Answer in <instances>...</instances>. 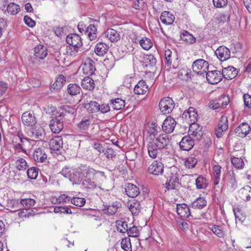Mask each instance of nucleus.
<instances>
[{
    "mask_svg": "<svg viewBox=\"0 0 251 251\" xmlns=\"http://www.w3.org/2000/svg\"><path fill=\"white\" fill-rule=\"evenodd\" d=\"M98 172L87 165L81 164L77 168H64V177L68 179L72 184L79 183L83 177H87L94 176Z\"/></svg>",
    "mask_w": 251,
    "mask_h": 251,
    "instance_id": "f257e3e1",
    "label": "nucleus"
},
{
    "mask_svg": "<svg viewBox=\"0 0 251 251\" xmlns=\"http://www.w3.org/2000/svg\"><path fill=\"white\" fill-rule=\"evenodd\" d=\"M50 148L52 156L58 161L63 159V138L61 136H54L50 141Z\"/></svg>",
    "mask_w": 251,
    "mask_h": 251,
    "instance_id": "f03ea898",
    "label": "nucleus"
},
{
    "mask_svg": "<svg viewBox=\"0 0 251 251\" xmlns=\"http://www.w3.org/2000/svg\"><path fill=\"white\" fill-rule=\"evenodd\" d=\"M177 168L176 167L171 169L172 173L169 180L166 183V187L168 190H173L179 187L180 185L178 179L179 175L177 173Z\"/></svg>",
    "mask_w": 251,
    "mask_h": 251,
    "instance_id": "7ed1b4c3",
    "label": "nucleus"
},
{
    "mask_svg": "<svg viewBox=\"0 0 251 251\" xmlns=\"http://www.w3.org/2000/svg\"><path fill=\"white\" fill-rule=\"evenodd\" d=\"M159 108L164 114L171 113L175 107V103L170 97H165L161 99L159 104Z\"/></svg>",
    "mask_w": 251,
    "mask_h": 251,
    "instance_id": "20e7f679",
    "label": "nucleus"
},
{
    "mask_svg": "<svg viewBox=\"0 0 251 251\" xmlns=\"http://www.w3.org/2000/svg\"><path fill=\"white\" fill-rule=\"evenodd\" d=\"M208 63L202 59H199L194 61L192 65L194 72L201 75L206 73L208 69Z\"/></svg>",
    "mask_w": 251,
    "mask_h": 251,
    "instance_id": "39448f33",
    "label": "nucleus"
},
{
    "mask_svg": "<svg viewBox=\"0 0 251 251\" xmlns=\"http://www.w3.org/2000/svg\"><path fill=\"white\" fill-rule=\"evenodd\" d=\"M150 140L161 150L167 149L170 142L169 136L165 133L160 134L155 138H151Z\"/></svg>",
    "mask_w": 251,
    "mask_h": 251,
    "instance_id": "423d86ee",
    "label": "nucleus"
},
{
    "mask_svg": "<svg viewBox=\"0 0 251 251\" xmlns=\"http://www.w3.org/2000/svg\"><path fill=\"white\" fill-rule=\"evenodd\" d=\"M228 127L227 118L226 116H222L218 121V126L216 128L215 132L218 138L221 137Z\"/></svg>",
    "mask_w": 251,
    "mask_h": 251,
    "instance_id": "0eeeda50",
    "label": "nucleus"
},
{
    "mask_svg": "<svg viewBox=\"0 0 251 251\" xmlns=\"http://www.w3.org/2000/svg\"><path fill=\"white\" fill-rule=\"evenodd\" d=\"M206 73V79L208 83L211 84L218 83L223 78L221 72L217 70L207 71Z\"/></svg>",
    "mask_w": 251,
    "mask_h": 251,
    "instance_id": "6e6552de",
    "label": "nucleus"
},
{
    "mask_svg": "<svg viewBox=\"0 0 251 251\" xmlns=\"http://www.w3.org/2000/svg\"><path fill=\"white\" fill-rule=\"evenodd\" d=\"M81 68L83 73L88 75L94 74L96 70L94 62L89 58H86L82 62Z\"/></svg>",
    "mask_w": 251,
    "mask_h": 251,
    "instance_id": "1a4fd4ad",
    "label": "nucleus"
},
{
    "mask_svg": "<svg viewBox=\"0 0 251 251\" xmlns=\"http://www.w3.org/2000/svg\"><path fill=\"white\" fill-rule=\"evenodd\" d=\"M190 136L195 137L196 140H200L203 135L202 127L197 123H192L190 125L188 130Z\"/></svg>",
    "mask_w": 251,
    "mask_h": 251,
    "instance_id": "9d476101",
    "label": "nucleus"
},
{
    "mask_svg": "<svg viewBox=\"0 0 251 251\" xmlns=\"http://www.w3.org/2000/svg\"><path fill=\"white\" fill-rule=\"evenodd\" d=\"M50 127L51 131L54 133H58L63 129V120L61 118V114L56 117L55 120L53 119L50 121Z\"/></svg>",
    "mask_w": 251,
    "mask_h": 251,
    "instance_id": "9b49d317",
    "label": "nucleus"
},
{
    "mask_svg": "<svg viewBox=\"0 0 251 251\" xmlns=\"http://www.w3.org/2000/svg\"><path fill=\"white\" fill-rule=\"evenodd\" d=\"M176 125L175 120L171 117H167L164 121L162 126V130L165 134H169L173 132Z\"/></svg>",
    "mask_w": 251,
    "mask_h": 251,
    "instance_id": "f8f14e48",
    "label": "nucleus"
},
{
    "mask_svg": "<svg viewBox=\"0 0 251 251\" xmlns=\"http://www.w3.org/2000/svg\"><path fill=\"white\" fill-rule=\"evenodd\" d=\"M66 42L69 45L78 48L82 45L81 37L76 34H70L66 38Z\"/></svg>",
    "mask_w": 251,
    "mask_h": 251,
    "instance_id": "ddd939ff",
    "label": "nucleus"
},
{
    "mask_svg": "<svg viewBox=\"0 0 251 251\" xmlns=\"http://www.w3.org/2000/svg\"><path fill=\"white\" fill-rule=\"evenodd\" d=\"M194 146V140L190 135L184 136L179 143V146L181 150L190 151Z\"/></svg>",
    "mask_w": 251,
    "mask_h": 251,
    "instance_id": "4468645a",
    "label": "nucleus"
},
{
    "mask_svg": "<svg viewBox=\"0 0 251 251\" xmlns=\"http://www.w3.org/2000/svg\"><path fill=\"white\" fill-rule=\"evenodd\" d=\"M164 166L160 161H154L149 167V173L153 175H159L163 172Z\"/></svg>",
    "mask_w": 251,
    "mask_h": 251,
    "instance_id": "2eb2a0df",
    "label": "nucleus"
},
{
    "mask_svg": "<svg viewBox=\"0 0 251 251\" xmlns=\"http://www.w3.org/2000/svg\"><path fill=\"white\" fill-rule=\"evenodd\" d=\"M215 54L221 61H226L230 57V50L225 46L219 47L215 51Z\"/></svg>",
    "mask_w": 251,
    "mask_h": 251,
    "instance_id": "dca6fc26",
    "label": "nucleus"
},
{
    "mask_svg": "<svg viewBox=\"0 0 251 251\" xmlns=\"http://www.w3.org/2000/svg\"><path fill=\"white\" fill-rule=\"evenodd\" d=\"M147 147L149 155L153 159L156 158L159 154V151H161V149H159L156 144L152 142L150 139Z\"/></svg>",
    "mask_w": 251,
    "mask_h": 251,
    "instance_id": "f3484780",
    "label": "nucleus"
},
{
    "mask_svg": "<svg viewBox=\"0 0 251 251\" xmlns=\"http://www.w3.org/2000/svg\"><path fill=\"white\" fill-rule=\"evenodd\" d=\"M176 212L181 217L185 218H188L191 213L189 207L184 203L176 205Z\"/></svg>",
    "mask_w": 251,
    "mask_h": 251,
    "instance_id": "a211bd4d",
    "label": "nucleus"
},
{
    "mask_svg": "<svg viewBox=\"0 0 251 251\" xmlns=\"http://www.w3.org/2000/svg\"><path fill=\"white\" fill-rule=\"evenodd\" d=\"M22 121L25 125L27 126H32L36 123V118L34 116L28 112H26L23 114Z\"/></svg>",
    "mask_w": 251,
    "mask_h": 251,
    "instance_id": "6ab92c4d",
    "label": "nucleus"
},
{
    "mask_svg": "<svg viewBox=\"0 0 251 251\" xmlns=\"http://www.w3.org/2000/svg\"><path fill=\"white\" fill-rule=\"evenodd\" d=\"M34 55L36 58L40 59H44L48 54V51L46 47L43 45L39 44L34 49Z\"/></svg>",
    "mask_w": 251,
    "mask_h": 251,
    "instance_id": "aec40b11",
    "label": "nucleus"
},
{
    "mask_svg": "<svg viewBox=\"0 0 251 251\" xmlns=\"http://www.w3.org/2000/svg\"><path fill=\"white\" fill-rule=\"evenodd\" d=\"M223 77L226 79H231L234 78L237 75L236 69L233 66H228L223 69L222 73Z\"/></svg>",
    "mask_w": 251,
    "mask_h": 251,
    "instance_id": "412c9836",
    "label": "nucleus"
},
{
    "mask_svg": "<svg viewBox=\"0 0 251 251\" xmlns=\"http://www.w3.org/2000/svg\"><path fill=\"white\" fill-rule=\"evenodd\" d=\"M33 157L36 162H44L47 160V155L43 149L39 148L34 150Z\"/></svg>",
    "mask_w": 251,
    "mask_h": 251,
    "instance_id": "4be33fe9",
    "label": "nucleus"
},
{
    "mask_svg": "<svg viewBox=\"0 0 251 251\" xmlns=\"http://www.w3.org/2000/svg\"><path fill=\"white\" fill-rule=\"evenodd\" d=\"M29 135L34 139H41L44 135V130L41 126H36L30 128Z\"/></svg>",
    "mask_w": 251,
    "mask_h": 251,
    "instance_id": "5701e85b",
    "label": "nucleus"
},
{
    "mask_svg": "<svg viewBox=\"0 0 251 251\" xmlns=\"http://www.w3.org/2000/svg\"><path fill=\"white\" fill-rule=\"evenodd\" d=\"M109 49L108 45L102 42H99L95 46V52L100 56L104 55L107 52Z\"/></svg>",
    "mask_w": 251,
    "mask_h": 251,
    "instance_id": "b1692460",
    "label": "nucleus"
},
{
    "mask_svg": "<svg viewBox=\"0 0 251 251\" xmlns=\"http://www.w3.org/2000/svg\"><path fill=\"white\" fill-rule=\"evenodd\" d=\"M149 90V87L145 81L141 80L135 86L134 93L137 95H144Z\"/></svg>",
    "mask_w": 251,
    "mask_h": 251,
    "instance_id": "393cba45",
    "label": "nucleus"
},
{
    "mask_svg": "<svg viewBox=\"0 0 251 251\" xmlns=\"http://www.w3.org/2000/svg\"><path fill=\"white\" fill-rule=\"evenodd\" d=\"M239 197L244 201L251 200V187L247 185L241 188L238 192Z\"/></svg>",
    "mask_w": 251,
    "mask_h": 251,
    "instance_id": "a878e982",
    "label": "nucleus"
},
{
    "mask_svg": "<svg viewBox=\"0 0 251 251\" xmlns=\"http://www.w3.org/2000/svg\"><path fill=\"white\" fill-rule=\"evenodd\" d=\"M84 33L91 41L95 40L97 38V29L94 25H90L86 29H83Z\"/></svg>",
    "mask_w": 251,
    "mask_h": 251,
    "instance_id": "bb28decb",
    "label": "nucleus"
},
{
    "mask_svg": "<svg viewBox=\"0 0 251 251\" xmlns=\"http://www.w3.org/2000/svg\"><path fill=\"white\" fill-rule=\"evenodd\" d=\"M104 36L106 37L111 42H117L120 39L119 33L113 28L108 29L104 33Z\"/></svg>",
    "mask_w": 251,
    "mask_h": 251,
    "instance_id": "cd10ccee",
    "label": "nucleus"
},
{
    "mask_svg": "<svg viewBox=\"0 0 251 251\" xmlns=\"http://www.w3.org/2000/svg\"><path fill=\"white\" fill-rule=\"evenodd\" d=\"M160 18L163 24L167 25H172L175 19L174 15L172 13L166 11L162 12Z\"/></svg>",
    "mask_w": 251,
    "mask_h": 251,
    "instance_id": "c85d7f7f",
    "label": "nucleus"
},
{
    "mask_svg": "<svg viewBox=\"0 0 251 251\" xmlns=\"http://www.w3.org/2000/svg\"><path fill=\"white\" fill-rule=\"evenodd\" d=\"M125 191L126 195L131 198H135L139 194V188L131 183H128L125 188Z\"/></svg>",
    "mask_w": 251,
    "mask_h": 251,
    "instance_id": "c756f323",
    "label": "nucleus"
},
{
    "mask_svg": "<svg viewBox=\"0 0 251 251\" xmlns=\"http://www.w3.org/2000/svg\"><path fill=\"white\" fill-rule=\"evenodd\" d=\"M224 99L225 98H223L219 100H211L209 103V107L213 110H216L222 107L223 105H227L229 102L228 99H227L228 101L226 100L225 102L224 101Z\"/></svg>",
    "mask_w": 251,
    "mask_h": 251,
    "instance_id": "7c9ffc66",
    "label": "nucleus"
},
{
    "mask_svg": "<svg viewBox=\"0 0 251 251\" xmlns=\"http://www.w3.org/2000/svg\"><path fill=\"white\" fill-rule=\"evenodd\" d=\"M206 204L207 201L204 198L199 197L191 203L190 207L194 209H201L204 208Z\"/></svg>",
    "mask_w": 251,
    "mask_h": 251,
    "instance_id": "2f4dec72",
    "label": "nucleus"
},
{
    "mask_svg": "<svg viewBox=\"0 0 251 251\" xmlns=\"http://www.w3.org/2000/svg\"><path fill=\"white\" fill-rule=\"evenodd\" d=\"M128 208L132 213V215H136L140 211L141 205L139 201L134 200L128 202Z\"/></svg>",
    "mask_w": 251,
    "mask_h": 251,
    "instance_id": "473e14b6",
    "label": "nucleus"
},
{
    "mask_svg": "<svg viewBox=\"0 0 251 251\" xmlns=\"http://www.w3.org/2000/svg\"><path fill=\"white\" fill-rule=\"evenodd\" d=\"M208 228L210 229L214 234L220 238L224 237L225 233L222 226L219 225L210 224Z\"/></svg>",
    "mask_w": 251,
    "mask_h": 251,
    "instance_id": "72a5a7b5",
    "label": "nucleus"
},
{
    "mask_svg": "<svg viewBox=\"0 0 251 251\" xmlns=\"http://www.w3.org/2000/svg\"><path fill=\"white\" fill-rule=\"evenodd\" d=\"M180 38L182 41L189 44H194L196 41V38L186 30H184L181 33Z\"/></svg>",
    "mask_w": 251,
    "mask_h": 251,
    "instance_id": "f704fd0d",
    "label": "nucleus"
},
{
    "mask_svg": "<svg viewBox=\"0 0 251 251\" xmlns=\"http://www.w3.org/2000/svg\"><path fill=\"white\" fill-rule=\"evenodd\" d=\"M95 86L94 80L89 77H85L82 80L81 86L83 89L91 91L94 89Z\"/></svg>",
    "mask_w": 251,
    "mask_h": 251,
    "instance_id": "c9c22d12",
    "label": "nucleus"
},
{
    "mask_svg": "<svg viewBox=\"0 0 251 251\" xmlns=\"http://www.w3.org/2000/svg\"><path fill=\"white\" fill-rule=\"evenodd\" d=\"M221 168V167L219 165H214L213 167V181L215 185H217L219 183Z\"/></svg>",
    "mask_w": 251,
    "mask_h": 251,
    "instance_id": "e433bc0d",
    "label": "nucleus"
},
{
    "mask_svg": "<svg viewBox=\"0 0 251 251\" xmlns=\"http://www.w3.org/2000/svg\"><path fill=\"white\" fill-rule=\"evenodd\" d=\"M251 129V128L249 125L246 123H243L235 129V132L239 135L242 134L245 136L249 133Z\"/></svg>",
    "mask_w": 251,
    "mask_h": 251,
    "instance_id": "4c0bfd02",
    "label": "nucleus"
},
{
    "mask_svg": "<svg viewBox=\"0 0 251 251\" xmlns=\"http://www.w3.org/2000/svg\"><path fill=\"white\" fill-rule=\"evenodd\" d=\"M195 184L197 189H205L208 185V180L205 177L200 176L196 179Z\"/></svg>",
    "mask_w": 251,
    "mask_h": 251,
    "instance_id": "58836bf2",
    "label": "nucleus"
},
{
    "mask_svg": "<svg viewBox=\"0 0 251 251\" xmlns=\"http://www.w3.org/2000/svg\"><path fill=\"white\" fill-rule=\"evenodd\" d=\"M110 104L114 110H119L123 109L125 106L124 100L119 98L111 100Z\"/></svg>",
    "mask_w": 251,
    "mask_h": 251,
    "instance_id": "ea45409f",
    "label": "nucleus"
},
{
    "mask_svg": "<svg viewBox=\"0 0 251 251\" xmlns=\"http://www.w3.org/2000/svg\"><path fill=\"white\" fill-rule=\"evenodd\" d=\"M81 90L80 87L76 84L71 83L68 85L67 88V92L69 94L71 98L73 96H75L79 93Z\"/></svg>",
    "mask_w": 251,
    "mask_h": 251,
    "instance_id": "a19ab883",
    "label": "nucleus"
},
{
    "mask_svg": "<svg viewBox=\"0 0 251 251\" xmlns=\"http://www.w3.org/2000/svg\"><path fill=\"white\" fill-rule=\"evenodd\" d=\"M84 106L89 112L93 113L99 112V104L96 101H91L89 103H85Z\"/></svg>",
    "mask_w": 251,
    "mask_h": 251,
    "instance_id": "79ce46f5",
    "label": "nucleus"
},
{
    "mask_svg": "<svg viewBox=\"0 0 251 251\" xmlns=\"http://www.w3.org/2000/svg\"><path fill=\"white\" fill-rule=\"evenodd\" d=\"M121 202L115 201L111 205H109L107 209V213L110 215H114L121 208Z\"/></svg>",
    "mask_w": 251,
    "mask_h": 251,
    "instance_id": "37998d69",
    "label": "nucleus"
},
{
    "mask_svg": "<svg viewBox=\"0 0 251 251\" xmlns=\"http://www.w3.org/2000/svg\"><path fill=\"white\" fill-rule=\"evenodd\" d=\"M121 246L124 251H132L130 239L128 237H126L122 239Z\"/></svg>",
    "mask_w": 251,
    "mask_h": 251,
    "instance_id": "c03bdc74",
    "label": "nucleus"
},
{
    "mask_svg": "<svg viewBox=\"0 0 251 251\" xmlns=\"http://www.w3.org/2000/svg\"><path fill=\"white\" fill-rule=\"evenodd\" d=\"M7 10L9 14L16 15L20 11V7L19 5L11 2L8 5Z\"/></svg>",
    "mask_w": 251,
    "mask_h": 251,
    "instance_id": "a18cd8bd",
    "label": "nucleus"
},
{
    "mask_svg": "<svg viewBox=\"0 0 251 251\" xmlns=\"http://www.w3.org/2000/svg\"><path fill=\"white\" fill-rule=\"evenodd\" d=\"M141 46L145 50H149L152 47V43L151 40L147 38H142L139 42Z\"/></svg>",
    "mask_w": 251,
    "mask_h": 251,
    "instance_id": "49530a36",
    "label": "nucleus"
},
{
    "mask_svg": "<svg viewBox=\"0 0 251 251\" xmlns=\"http://www.w3.org/2000/svg\"><path fill=\"white\" fill-rule=\"evenodd\" d=\"M117 229L121 233L127 232L128 227L126 222L122 221H118L116 222Z\"/></svg>",
    "mask_w": 251,
    "mask_h": 251,
    "instance_id": "de8ad7c7",
    "label": "nucleus"
},
{
    "mask_svg": "<svg viewBox=\"0 0 251 251\" xmlns=\"http://www.w3.org/2000/svg\"><path fill=\"white\" fill-rule=\"evenodd\" d=\"M144 61L146 64V66L153 67L156 63V59L152 54H148L144 57Z\"/></svg>",
    "mask_w": 251,
    "mask_h": 251,
    "instance_id": "09e8293b",
    "label": "nucleus"
},
{
    "mask_svg": "<svg viewBox=\"0 0 251 251\" xmlns=\"http://www.w3.org/2000/svg\"><path fill=\"white\" fill-rule=\"evenodd\" d=\"M63 87V75H59L55 82L52 84L50 90H60Z\"/></svg>",
    "mask_w": 251,
    "mask_h": 251,
    "instance_id": "8fccbe9b",
    "label": "nucleus"
},
{
    "mask_svg": "<svg viewBox=\"0 0 251 251\" xmlns=\"http://www.w3.org/2000/svg\"><path fill=\"white\" fill-rule=\"evenodd\" d=\"M75 111V109L73 107L68 105H64V117L68 116L69 118L74 119Z\"/></svg>",
    "mask_w": 251,
    "mask_h": 251,
    "instance_id": "3c124183",
    "label": "nucleus"
},
{
    "mask_svg": "<svg viewBox=\"0 0 251 251\" xmlns=\"http://www.w3.org/2000/svg\"><path fill=\"white\" fill-rule=\"evenodd\" d=\"M237 186V183L234 175L230 176L227 183V187L229 190L232 191L234 190Z\"/></svg>",
    "mask_w": 251,
    "mask_h": 251,
    "instance_id": "603ef678",
    "label": "nucleus"
},
{
    "mask_svg": "<svg viewBox=\"0 0 251 251\" xmlns=\"http://www.w3.org/2000/svg\"><path fill=\"white\" fill-rule=\"evenodd\" d=\"M197 163V159L194 156L188 157L185 161V166L188 169L193 168Z\"/></svg>",
    "mask_w": 251,
    "mask_h": 251,
    "instance_id": "864d4df0",
    "label": "nucleus"
},
{
    "mask_svg": "<svg viewBox=\"0 0 251 251\" xmlns=\"http://www.w3.org/2000/svg\"><path fill=\"white\" fill-rule=\"evenodd\" d=\"M82 183L85 188L88 189H94L97 187L95 182L88 177H85V178L82 181Z\"/></svg>",
    "mask_w": 251,
    "mask_h": 251,
    "instance_id": "5fc2aeb1",
    "label": "nucleus"
},
{
    "mask_svg": "<svg viewBox=\"0 0 251 251\" xmlns=\"http://www.w3.org/2000/svg\"><path fill=\"white\" fill-rule=\"evenodd\" d=\"M21 203L25 208L30 209V207L34 205L35 201L30 198L24 199L21 200Z\"/></svg>",
    "mask_w": 251,
    "mask_h": 251,
    "instance_id": "6e6d98bb",
    "label": "nucleus"
},
{
    "mask_svg": "<svg viewBox=\"0 0 251 251\" xmlns=\"http://www.w3.org/2000/svg\"><path fill=\"white\" fill-rule=\"evenodd\" d=\"M16 168L19 171H25L27 167L26 161L23 158H19L16 162Z\"/></svg>",
    "mask_w": 251,
    "mask_h": 251,
    "instance_id": "4d7b16f0",
    "label": "nucleus"
},
{
    "mask_svg": "<svg viewBox=\"0 0 251 251\" xmlns=\"http://www.w3.org/2000/svg\"><path fill=\"white\" fill-rule=\"evenodd\" d=\"M78 48L73 47L70 45H67L66 47V53L65 54L67 56V57H72L75 56L77 52Z\"/></svg>",
    "mask_w": 251,
    "mask_h": 251,
    "instance_id": "13d9d810",
    "label": "nucleus"
},
{
    "mask_svg": "<svg viewBox=\"0 0 251 251\" xmlns=\"http://www.w3.org/2000/svg\"><path fill=\"white\" fill-rule=\"evenodd\" d=\"M39 169L36 167H31L27 171L28 177L32 179H36L38 175Z\"/></svg>",
    "mask_w": 251,
    "mask_h": 251,
    "instance_id": "bf43d9fd",
    "label": "nucleus"
},
{
    "mask_svg": "<svg viewBox=\"0 0 251 251\" xmlns=\"http://www.w3.org/2000/svg\"><path fill=\"white\" fill-rule=\"evenodd\" d=\"M188 111H189V121L191 123V124L196 123L195 122L197 121V118L198 115L197 112L196 111L195 109L193 107H189L188 108Z\"/></svg>",
    "mask_w": 251,
    "mask_h": 251,
    "instance_id": "052dcab7",
    "label": "nucleus"
},
{
    "mask_svg": "<svg viewBox=\"0 0 251 251\" xmlns=\"http://www.w3.org/2000/svg\"><path fill=\"white\" fill-rule=\"evenodd\" d=\"M233 165L237 169H242L244 166V161L241 158L233 157L231 159Z\"/></svg>",
    "mask_w": 251,
    "mask_h": 251,
    "instance_id": "680f3d73",
    "label": "nucleus"
},
{
    "mask_svg": "<svg viewBox=\"0 0 251 251\" xmlns=\"http://www.w3.org/2000/svg\"><path fill=\"white\" fill-rule=\"evenodd\" d=\"M85 202L86 201L84 198L75 197L71 199V203L74 205L79 207L83 206L85 204Z\"/></svg>",
    "mask_w": 251,
    "mask_h": 251,
    "instance_id": "e2e57ef3",
    "label": "nucleus"
},
{
    "mask_svg": "<svg viewBox=\"0 0 251 251\" xmlns=\"http://www.w3.org/2000/svg\"><path fill=\"white\" fill-rule=\"evenodd\" d=\"M128 236L136 237L139 235V229L136 226H133L132 227H129L127 231Z\"/></svg>",
    "mask_w": 251,
    "mask_h": 251,
    "instance_id": "0e129e2a",
    "label": "nucleus"
},
{
    "mask_svg": "<svg viewBox=\"0 0 251 251\" xmlns=\"http://www.w3.org/2000/svg\"><path fill=\"white\" fill-rule=\"evenodd\" d=\"M91 121L89 118H83L79 124V127L83 130H86L88 128L89 126L91 124Z\"/></svg>",
    "mask_w": 251,
    "mask_h": 251,
    "instance_id": "69168bd1",
    "label": "nucleus"
},
{
    "mask_svg": "<svg viewBox=\"0 0 251 251\" xmlns=\"http://www.w3.org/2000/svg\"><path fill=\"white\" fill-rule=\"evenodd\" d=\"M165 65L170 67L172 65V51L168 49L165 51Z\"/></svg>",
    "mask_w": 251,
    "mask_h": 251,
    "instance_id": "338daca9",
    "label": "nucleus"
},
{
    "mask_svg": "<svg viewBox=\"0 0 251 251\" xmlns=\"http://www.w3.org/2000/svg\"><path fill=\"white\" fill-rule=\"evenodd\" d=\"M145 6V2L143 0H136L134 1L133 5V7L138 10H143Z\"/></svg>",
    "mask_w": 251,
    "mask_h": 251,
    "instance_id": "774afa93",
    "label": "nucleus"
}]
</instances>
